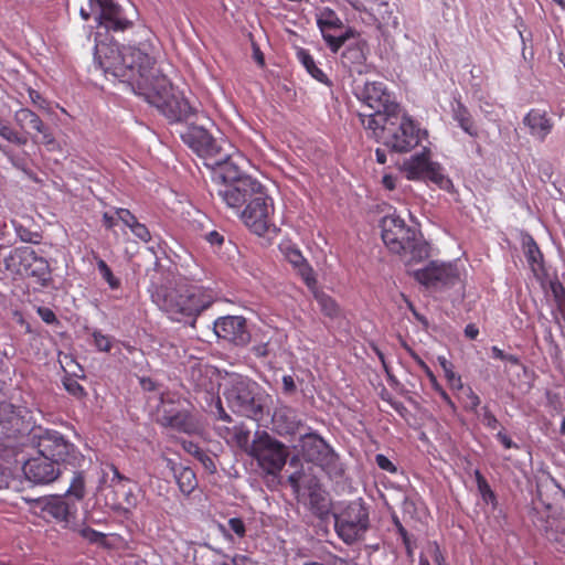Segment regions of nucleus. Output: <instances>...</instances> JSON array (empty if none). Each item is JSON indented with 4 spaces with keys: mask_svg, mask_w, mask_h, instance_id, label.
Wrapping results in <instances>:
<instances>
[{
    "mask_svg": "<svg viewBox=\"0 0 565 565\" xmlns=\"http://www.w3.org/2000/svg\"><path fill=\"white\" fill-rule=\"evenodd\" d=\"M134 43L124 45L114 56L105 54L102 66L114 76L136 85L147 100L172 121L189 120L196 108L175 93L169 78L156 70L152 33L140 28Z\"/></svg>",
    "mask_w": 565,
    "mask_h": 565,
    "instance_id": "obj_1",
    "label": "nucleus"
},
{
    "mask_svg": "<svg viewBox=\"0 0 565 565\" xmlns=\"http://www.w3.org/2000/svg\"><path fill=\"white\" fill-rule=\"evenodd\" d=\"M532 523L558 552L565 553V490L551 476L536 482Z\"/></svg>",
    "mask_w": 565,
    "mask_h": 565,
    "instance_id": "obj_2",
    "label": "nucleus"
},
{
    "mask_svg": "<svg viewBox=\"0 0 565 565\" xmlns=\"http://www.w3.org/2000/svg\"><path fill=\"white\" fill-rule=\"evenodd\" d=\"M149 292L152 302L175 321H182L185 318L195 320L213 303L212 295L203 287L183 282L170 287L152 281Z\"/></svg>",
    "mask_w": 565,
    "mask_h": 565,
    "instance_id": "obj_3",
    "label": "nucleus"
},
{
    "mask_svg": "<svg viewBox=\"0 0 565 565\" xmlns=\"http://www.w3.org/2000/svg\"><path fill=\"white\" fill-rule=\"evenodd\" d=\"M382 239L386 247L397 255H409L412 260H420L428 256L429 247L416 230L407 226L405 221L396 215L390 214L381 222Z\"/></svg>",
    "mask_w": 565,
    "mask_h": 565,
    "instance_id": "obj_4",
    "label": "nucleus"
},
{
    "mask_svg": "<svg viewBox=\"0 0 565 565\" xmlns=\"http://www.w3.org/2000/svg\"><path fill=\"white\" fill-rule=\"evenodd\" d=\"M424 136L426 131L420 129L419 124L402 106L391 113L385 137V146L390 149L399 153L408 152L419 145Z\"/></svg>",
    "mask_w": 565,
    "mask_h": 565,
    "instance_id": "obj_5",
    "label": "nucleus"
},
{
    "mask_svg": "<svg viewBox=\"0 0 565 565\" xmlns=\"http://www.w3.org/2000/svg\"><path fill=\"white\" fill-rule=\"evenodd\" d=\"M256 382L237 375L231 380L230 386L225 388L223 395L232 412L259 422L264 416V406L260 399L256 398Z\"/></svg>",
    "mask_w": 565,
    "mask_h": 565,
    "instance_id": "obj_6",
    "label": "nucleus"
},
{
    "mask_svg": "<svg viewBox=\"0 0 565 565\" xmlns=\"http://www.w3.org/2000/svg\"><path fill=\"white\" fill-rule=\"evenodd\" d=\"M248 454L267 475L277 476L286 465L289 451L282 443L262 431L256 434Z\"/></svg>",
    "mask_w": 565,
    "mask_h": 565,
    "instance_id": "obj_7",
    "label": "nucleus"
},
{
    "mask_svg": "<svg viewBox=\"0 0 565 565\" xmlns=\"http://www.w3.org/2000/svg\"><path fill=\"white\" fill-rule=\"evenodd\" d=\"M274 210V201L264 186L262 194L254 195L238 213L243 223L253 233L262 236L273 225Z\"/></svg>",
    "mask_w": 565,
    "mask_h": 565,
    "instance_id": "obj_8",
    "label": "nucleus"
},
{
    "mask_svg": "<svg viewBox=\"0 0 565 565\" xmlns=\"http://www.w3.org/2000/svg\"><path fill=\"white\" fill-rule=\"evenodd\" d=\"M369 527V511L361 502H351L335 515L334 529L339 537L351 544Z\"/></svg>",
    "mask_w": 565,
    "mask_h": 565,
    "instance_id": "obj_9",
    "label": "nucleus"
},
{
    "mask_svg": "<svg viewBox=\"0 0 565 565\" xmlns=\"http://www.w3.org/2000/svg\"><path fill=\"white\" fill-rule=\"evenodd\" d=\"M403 171L408 180H428L440 189H448L451 185V181L444 174L441 166L430 160V151L427 148L405 160Z\"/></svg>",
    "mask_w": 565,
    "mask_h": 565,
    "instance_id": "obj_10",
    "label": "nucleus"
},
{
    "mask_svg": "<svg viewBox=\"0 0 565 565\" xmlns=\"http://www.w3.org/2000/svg\"><path fill=\"white\" fill-rule=\"evenodd\" d=\"M264 185L253 177H243L241 180L220 183L216 194L221 201L236 213L256 194H262Z\"/></svg>",
    "mask_w": 565,
    "mask_h": 565,
    "instance_id": "obj_11",
    "label": "nucleus"
},
{
    "mask_svg": "<svg viewBox=\"0 0 565 565\" xmlns=\"http://www.w3.org/2000/svg\"><path fill=\"white\" fill-rule=\"evenodd\" d=\"M183 140L189 147L205 162L214 160L216 157H225V147L232 148L228 141L222 139L217 141L206 129L200 126H192L183 136Z\"/></svg>",
    "mask_w": 565,
    "mask_h": 565,
    "instance_id": "obj_12",
    "label": "nucleus"
},
{
    "mask_svg": "<svg viewBox=\"0 0 565 565\" xmlns=\"http://www.w3.org/2000/svg\"><path fill=\"white\" fill-rule=\"evenodd\" d=\"M317 25L331 52L337 53L347 40L354 35L353 29L349 28L343 33V22L334 10L329 7L321 8L316 13Z\"/></svg>",
    "mask_w": 565,
    "mask_h": 565,
    "instance_id": "obj_13",
    "label": "nucleus"
},
{
    "mask_svg": "<svg viewBox=\"0 0 565 565\" xmlns=\"http://www.w3.org/2000/svg\"><path fill=\"white\" fill-rule=\"evenodd\" d=\"M33 502L35 513H39L43 519H53L58 523H70L77 513L75 501L65 495L38 498Z\"/></svg>",
    "mask_w": 565,
    "mask_h": 565,
    "instance_id": "obj_14",
    "label": "nucleus"
},
{
    "mask_svg": "<svg viewBox=\"0 0 565 565\" xmlns=\"http://www.w3.org/2000/svg\"><path fill=\"white\" fill-rule=\"evenodd\" d=\"M39 454L60 466L76 459V448L56 430H45L38 443Z\"/></svg>",
    "mask_w": 565,
    "mask_h": 565,
    "instance_id": "obj_15",
    "label": "nucleus"
},
{
    "mask_svg": "<svg viewBox=\"0 0 565 565\" xmlns=\"http://www.w3.org/2000/svg\"><path fill=\"white\" fill-rule=\"evenodd\" d=\"M416 281L427 288H439L454 285L458 279V269L451 264L430 262L413 273Z\"/></svg>",
    "mask_w": 565,
    "mask_h": 565,
    "instance_id": "obj_16",
    "label": "nucleus"
},
{
    "mask_svg": "<svg viewBox=\"0 0 565 565\" xmlns=\"http://www.w3.org/2000/svg\"><path fill=\"white\" fill-rule=\"evenodd\" d=\"M14 120L26 132L33 130L40 135V137L35 135L32 137L35 143L43 145L49 151H55L60 148L51 129L31 109L20 108L14 114Z\"/></svg>",
    "mask_w": 565,
    "mask_h": 565,
    "instance_id": "obj_17",
    "label": "nucleus"
},
{
    "mask_svg": "<svg viewBox=\"0 0 565 565\" xmlns=\"http://www.w3.org/2000/svg\"><path fill=\"white\" fill-rule=\"evenodd\" d=\"M355 95L359 100L372 109L394 111L401 107L383 82H366Z\"/></svg>",
    "mask_w": 565,
    "mask_h": 565,
    "instance_id": "obj_18",
    "label": "nucleus"
},
{
    "mask_svg": "<svg viewBox=\"0 0 565 565\" xmlns=\"http://www.w3.org/2000/svg\"><path fill=\"white\" fill-rule=\"evenodd\" d=\"M225 157H216L214 160L205 162L207 168L214 170V179L220 180V183H228L248 177L242 172V163L247 159L239 151L230 152L225 148Z\"/></svg>",
    "mask_w": 565,
    "mask_h": 565,
    "instance_id": "obj_19",
    "label": "nucleus"
},
{
    "mask_svg": "<svg viewBox=\"0 0 565 565\" xmlns=\"http://www.w3.org/2000/svg\"><path fill=\"white\" fill-rule=\"evenodd\" d=\"M214 331L222 338L236 345H245L250 340L246 319L239 316L221 317L214 322Z\"/></svg>",
    "mask_w": 565,
    "mask_h": 565,
    "instance_id": "obj_20",
    "label": "nucleus"
},
{
    "mask_svg": "<svg viewBox=\"0 0 565 565\" xmlns=\"http://www.w3.org/2000/svg\"><path fill=\"white\" fill-rule=\"evenodd\" d=\"M23 473L28 480L35 484H47L57 479L61 470L56 462L39 454L38 457L25 461Z\"/></svg>",
    "mask_w": 565,
    "mask_h": 565,
    "instance_id": "obj_21",
    "label": "nucleus"
},
{
    "mask_svg": "<svg viewBox=\"0 0 565 565\" xmlns=\"http://www.w3.org/2000/svg\"><path fill=\"white\" fill-rule=\"evenodd\" d=\"M523 125L533 139L544 142L553 131L554 120L546 109L531 108L523 117Z\"/></svg>",
    "mask_w": 565,
    "mask_h": 565,
    "instance_id": "obj_22",
    "label": "nucleus"
},
{
    "mask_svg": "<svg viewBox=\"0 0 565 565\" xmlns=\"http://www.w3.org/2000/svg\"><path fill=\"white\" fill-rule=\"evenodd\" d=\"M158 422L163 427H169L188 435L194 434L199 430L198 422L189 412L178 409L173 406L169 408L164 407Z\"/></svg>",
    "mask_w": 565,
    "mask_h": 565,
    "instance_id": "obj_23",
    "label": "nucleus"
},
{
    "mask_svg": "<svg viewBox=\"0 0 565 565\" xmlns=\"http://www.w3.org/2000/svg\"><path fill=\"white\" fill-rule=\"evenodd\" d=\"M279 249L285 258L298 270L307 287L313 290L317 286V279L312 267L307 263L300 249L290 242H284Z\"/></svg>",
    "mask_w": 565,
    "mask_h": 565,
    "instance_id": "obj_24",
    "label": "nucleus"
},
{
    "mask_svg": "<svg viewBox=\"0 0 565 565\" xmlns=\"http://www.w3.org/2000/svg\"><path fill=\"white\" fill-rule=\"evenodd\" d=\"M98 25L108 32H124L134 25L125 10L116 2H113L100 14L95 18Z\"/></svg>",
    "mask_w": 565,
    "mask_h": 565,
    "instance_id": "obj_25",
    "label": "nucleus"
},
{
    "mask_svg": "<svg viewBox=\"0 0 565 565\" xmlns=\"http://www.w3.org/2000/svg\"><path fill=\"white\" fill-rule=\"evenodd\" d=\"M34 259V249L29 246H21L13 248L4 258L3 264L8 271L26 276L30 269V260Z\"/></svg>",
    "mask_w": 565,
    "mask_h": 565,
    "instance_id": "obj_26",
    "label": "nucleus"
},
{
    "mask_svg": "<svg viewBox=\"0 0 565 565\" xmlns=\"http://www.w3.org/2000/svg\"><path fill=\"white\" fill-rule=\"evenodd\" d=\"M374 114H359L360 124L363 128L371 132L372 137L376 139H383L385 142V137H387V126L388 118L391 116V110L385 109H374Z\"/></svg>",
    "mask_w": 565,
    "mask_h": 565,
    "instance_id": "obj_27",
    "label": "nucleus"
},
{
    "mask_svg": "<svg viewBox=\"0 0 565 565\" xmlns=\"http://www.w3.org/2000/svg\"><path fill=\"white\" fill-rule=\"evenodd\" d=\"M0 412L6 415L0 422L14 434H21L30 428V423L26 419L30 412L26 407L6 404L0 408Z\"/></svg>",
    "mask_w": 565,
    "mask_h": 565,
    "instance_id": "obj_28",
    "label": "nucleus"
},
{
    "mask_svg": "<svg viewBox=\"0 0 565 565\" xmlns=\"http://www.w3.org/2000/svg\"><path fill=\"white\" fill-rule=\"evenodd\" d=\"M365 61L366 55L364 47L360 43L349 45L341 55V62L343 66L358 73L362 72V67L364 66Z\"/></svg>",
    "mask_w": 565,
    "mask_h": 565,
    "instance_id": "obj_29",
    "label": "nucleus"
},
{
    "mask_svg": "<svg viewBox=\"0 0 565 565\" xmlns=\"http://www.w3.org/2000/svg\"><path fill=\"white\" fill-rule=\"evenodd\" d=\"M30 269L28 270V277H32L42 287H47L52 280L51 268L49 262L38 255L34 250V259L30 260Z\"/></svg>",
    "mask_w": 565,
    "mask_h": 565,
    "instance_id": "obj_30",
    "label": "nucleus"
},
{
    "mask_svg": "<svg viewBox=\"0 0 565 565\" xmlns=\"http://www.w3.org/2000/svg\"><path fill=\"white\" fill-rule=\"evenodd\" d=\"M182 448L190 455H192L195 459H198L204 469L210 473H214L216 471V466L212 456L202 449L199 444L191 440H182Z\"/></svg>",
    "mask_w": 565,
    "mask_h": 565,
    "instance_id": "obj_31",
    "label": "nucleus"
},
{
    "mask_svg": "<svg viewBox=\"0 0 565 565\" xmlns=\"http://www.w3.org/2000/svg\"><path fill=\"white\" fill-rule=\"evenodd\" d=\"M454 119L459 124L460 128L471 137H478V128L468 110L460 102L452 109Z\"/></svg>",
    "mask_w": 565,
    "mask_h": 565,
    "instance_id": "obj_32",
    "label": "nucleus"
},
{
    "mask_svg": "<svg viewBox=\"0 0 565 565\" xmlns=\"http://www.w3.org/2000/svg\"><path fill=\"white\" fill-rule=\"evenodd\" d=\"M524 255L534 274L543 269V254L532 236L524 242Z\"/></svg>",
    "mask_w": 565,
    "mask_h": 565,
    "instance_id": "obj_33",
    "label": "nucleus"
},
{
    "mask_svg": "<svg viewBox=\"0 0 565 565\" xmlns=\"http://www.w3.org/2000/svg\"><path fill=\"white\" fill-rule=\"evenodd\" d=\"M327 448V444L323 438L316 434H308L303 438V455L305 457L313 461L318 459V456Z\"/></svg>",
    "mask_w": 565,
    "mask_h": 565,
    "instance_id": "obj_34",
    "label": "nucleus"
},
{
    "mask_svg": "<svg viewBox=\"0 0 565 565\" xmlns=\"http://www.w3.org/2000/svg\"><path fill=\"white\" fill-rule=\"evenodd\" d=\"M298 60L303 65V67L307 70V72L318 82L327 84L329 82L328 76L324 74V72L319 68L316 65V62L312 57V55L309 53L308 50L300 49L297 52Z\"/></svg>",
    "mask_w": 565,
    "mask_h": 565,
    "instance_id": "obj_35",
    "label": "nucleus"
},
{
    "mask_svg": "<svg viewBox=\"0 0 565 565\" xmlns=\"http://www.w3.org/2000/svg\"><path fill=\"white\" fill-rule=\"evenodd\" d=\"M175 479L180 491L190 494L198 487L195 472L189 467H182L175 472Z\"/></svg>",
    "mask_w": 565,
    "mask_h": 565,
    "instance_id": "obj_36",
    "label": "nucleus"
},
{
    "mask_svg": "<svg viewBox=\"0 0 565 565\" xmlns=\"http://www.w3.org/2000/svg\"><path fill=\"white\" fill-rule=\"evenodd\" d=\"M0 136L18 146H24L28 142V137L17 131L11 124L3 118H0Z\"/></svg>",
    "mask_w": 565,
    "mask_h": 565,
    "instance_id": "obj_37",
    "label": "nucleus"
},
{
    "mask_svg": "<svg viewBox=\"0 0 565 565\" xmlns=\"http://www.w3.org/2000/svg\"><path fill=\"white\" fill-rule=\"evenodd\" d=\"M475 478L477 482L478 491L486 503H491L493 507L497 505V495L494 491L491 489L487 479L480 472V470H475Z\"/></svg>",
    "mask_w": 565,
    "mask_h": 565,
    "instance_id": "obj_38",
    "label": "nucleus"
},
{
    "mask_svg": "<svg viewBox=\"0 0 565 565\" xmlns=\"http://www.w3.org/2000/svg\"><path fill=\"white\" fill-rule=\"evenodd\" d=\"M114 0H88V9L82 7L79 10V14L83 20L88 21L92 17L94 19L100 14V11H104L108 8Z\"/></svg>",
    "mask_w": 565,
    "mask_h": 565,
    "instance_id": "obj_39",
    "label": "nucleus"
},
{
    "mask_svg": "<svg viewBox=\"0 0 565 565\" xmlns=\"http://www.w3.org/2000/svg\"><path fill=\"white\" fill-rule=\"evenodd\" d=\"M11 224L14 228L17 236L24 243L40 244L42 235L39 232H32L25 225L17 220H12Z\"/></svg>",
    "mask_w": 565,
    "mask_h": 565,
    "instance_id": "obj_40",
    "label": "nucleus"
},
{
    "mask_svg": "<svg viewBox=\"0 0 565 565\" xmlns=\"http://www.w3.org/2000/svg\"><path fill=\"white\" fill-rule=\"evenodd\" d=\"M315 298L318 301L321 311L329 318H335L339 315L337 302L323 292H316Z\"/></svg>",
    "mask_w": 565,
    "mask_h": 565,
    "instance_id": "obj_41",
    "label": "nucleus"
},
{
    "mask_svg": "<svg viewBox=\"0 0 565 565\" xmlns=\"http://www.w3.org/2000/svg\"><path fill=\"white\" fill-rule=\"evenodd\" d=\"M65 497H68L70 499L73 497L76 501H79L85 497V479L83 472L74 473Z\"/></svg>",
    "mask_w": 565,
    "mask_h": 565,
    "instance_id": "obj_42",
    "label": "nucleus"
},
{
    "mask_svg": "<svg viewBox=\"0 0 565 565\" xmlns=\"http://www.w3.org/2000/svg\"><path fill=\"white\" fill-rule=\"evenodd\" d=\"M94 258L96 259L97 268L103 279L109 285L111 289H118L120 287V280L114 276L107 263L99 258L96 254L94 255Z\"/></svg>",
    "mask_w": 565,
    "mask_h": 565,
    "instance_id": "obj_43",
    "label": "nucleus"
},
{
    "mask_svg": "<svg viewBox=\"0 0 565 565\" xmlns=\"http://www.w3.org/2000/svg\"><path fill=\"white\" fill-rule=\"evenodd\" d=\"M438 360L449 386L452 390L463 388L461 376L454 372L451 363H449L445 358H439Z\"/></svg>",
    "mask_w": 565,
    "mask_h": 565,
    "instance_id": "obj_44",
    "label": "nucleus"
},
{
    "mask_svg": "<svg viewBox=\"0 0 565 565\" xmlns=\"http://www.w3.org/2000/svg\"><path fill=\"white\" fill-rule=\"evenodd\" d=\"M77 532L82 539L90 544L105 546L107 543L106 534L98 532L90 526H82Z\"/></svg>",
    "mask_w": 565,
    "mask_h": 565,
    "instance_id": "obj_45",
    "label": "nucleus"
},
{
    "mask_svg": "<svg viewBox=\"0 0 565 565\" xmlns=\"http://www.w3.org/2000/svg\"><path fill=\"white\" fill-rule=\"evenodd\" d=\"M459 391H462L463 408L469 412H476L481 403L479 395L471 386H463V388H460Z\"/></svg>",
    "mask_w": 565,
    "mask_h": 565,
    "instance_id": "obj_46",
    "label": "nucleus"
},
{
    "mask_svg": "<svg viewBox=\"0 0 565 565\" xmlns=\"http://www.w3.org/2000/svg\"><path fill=\"white\" fill-rule=\"evenodd\" d=\"M429 382L431 384L433 390L440 396V398L444 401V403L451 409L452 413H456L457 406L449 396V394L443 388V386L439 384L437 377L433 373L428 376Z\"/></svg>",
    "mask_w": 565,
    "mask_h": 565,
    "instance_id": "obj_47",
    "label": "nucleus"
},
{
    "mask_svg": "<svg viewBox=\"0 0 565 565\" xmlns=\"http://www.w3.org/2000/svg\"><path fill=\"white\" fill-rule=\"evenodd\" d=\"M93 339L97 350L102 352H109L111 350L113 341L109 335H106L102 333V331L96 330L93 332Z\"/></svg>",
    "mask_w": 565,
    "mask_h": 565,
    "instance_id": "obj_48",
    "label": "nucleus"
},
{
    "mask_svg": "<svg viewBox=\"0 0 565 565\" xmlns=\"http://www.w3.org/2000/svg\"><path fill=\"white\" fill-rule=\"evenodd\" d=\"M116 215L119 221H121L129 230L135 226L139 221L135 214H132L128 209L117 207Z\"/></svg>",
    "mask_w": 565,
    "mask_h": 565,
    "instance_id": "obj_49",
    "label": "nucleus"
},
{
    "mask_svg": "<svg viewBox=\"0 0 565 565\" xmlns=\"http://www.w3.org/2000/svg\"><path fill=\"white\" fill-rule=\"evenodd\" d=\"M29 97L32 104L42 110H50V103L38 90L33 88L28 89Z\"/></svg>",
    "mask_w": 565,
    "mask_h": 565,
    "instance_id": "obj_50",
    "label": "nucleus"
},
{
    "mask_svg": "<svg viewBox=\"0 0 565 565\" xmlns=\"http://www.w3.org/2000/svg\"><path fill=\"white\" fill-rule=\"evenodd\" d=\"M130 231L142 243H149L151 241L150 231L143 223L138 222Z\"/></svg>",
    "mask_w": 565,
    "mask_h": 565,
    "instance_id": "obj_51",
    "label": "nucleus"
},
{
    "mask_svg": "<svg viewBox=\"0 0 565 565\" xmlns=\"http://www.w3.org/2000/svg\"><path fill=\"white\" fill-rule=\"evenodd\" d=\"M550 289L555 303L565 299V287L558 279L550 281Z\"/></svg>",
    "mask_w": 565,
    "mask_h": 565,
    "instance_id": "obj_52",
    "label": "nucleus"
},
{
    "mask_svg": "<svg viewBox=\"0 0 565 565\" xmlns=\"http://www.w3.org/2000/svg\"><path fill=\"white\" fill-rule=\"evenodd\" d=\"M482 411H483V414H482L483 425L489 429H497V427L499 426V420L495 417V415L489 409L488 406H484L482 408Z\"/></svg>",
    "mask_w": 565,
    "mask_h": 565,
    "instance_id": "obj_53",
    "label": "nucleus"
},
{
    "mask_svg": "<svg viewBox=\"0 0 565 565\" xmlns=\"http://www.w3.org/2000/svg\"><path fill=\"white\" fill-rule=\"evenodd\" d=\"M36 312L45 323H47V324L58 323L56 315L54 313V311L52 309H50L47 307H38Z\"/></svg>",
    "mask_w": 565,
    "mask_h": 565,
    "instance_id": "obj_54",
    "label": "nucleus"
},
{
    "mask_svg": "<svg viewBox=\"0 0 565 565\" xmlns=\"http://www.w3.org/2000/svg\"><path fill=\"white\" fill-rule=\"evenodd\" d=\"M228 527L233 531L238 537H244L246 533L245 523L241 518H231L228 520Z\"/></svg>",
    "mask_w": 565,
    "mask_h": 565,
    "instance_id": "obj_55",
    "label": "nucleus"
},
{
    "mask_svg": "<svg viewBox=\"0 0 565 565\" xmlns=\"http://www.w3.org/2000/svg\"><path fill=\"white\" fill-rule=\"evenodd\" d=\"M64 385L66 391L76 397H83L86 395L85 388L75 380H70L65 382Z\"/></svg>",
    "mask_w": 565,
    "mask_h": 565,
    "instance_id": "obj_56",
    "label": "nucleus"
},
{
    "mask_svg": "<svg viewBox=\"0 0 565 565\" xmlns=\"http://www.w3.org/2000/svg\"><path fill=\"white\" fill-rule=\"evenodd\" d=\"M375 462L384 471L396 472V466L384 455L379 454L375 456Z\"/></svg>",
    "mask_w": 565,
    "mask_h": 565,
    "instance_id": "obj_57",
    "label": "nucleus"
},
{
    "mask_svg": "<svg viewBox=\"0 0 565 565\" xmlns=\"http://www.w3.org/2000/svg\"><path fill=\"white\" fill-rule=\"evenodd\" d=\"M407 352L409 353L411 358L416 362V364L425 372L427 377L433 374V371L427 365V363L409 347H406Z\"/></svg>",
    "mask_w": 565,
    "mask_h": 565,
    "instance_id": "obj_58",
    "label": "nucleus"
},
{
    "mask_svg": "<svg viewBox=\"0 0 565 565\" xmlns=\"http://www.w3.org/2000/svg\"><path fill=\"white\" fill-rule=\"evenodd\" d=\"M407 352L409 353L411 358L416 362V364L425 372L427 377L433 374V371L427 365V363L409 347H406Z\"/></svg>",
    "mask_w": 565,
    "mask_h": 565,
    "instance_id": "obj_59",
    "label": "nucleus"
},
{
    "mask_svg": "<svg viewBox=\"0 0 565 565\" xmlns=\"http://www.w3.org/2000/svg\"><path fill=\"white\" fill-rule=\"evenodd\" d=\"M407 352L409 353L411 358L416 362V364L425 372L427 377L433 374V371L427 365V363L409 347H406Z\"/></svg>",
    "mask_w": 565,
    "mask_h": 565,
    "instance_id": "obj_60",
    "label": "nucleus"
},
{
    "mask_svg": "<svg viewBox=\"0 0 565 565\" xmlns=\"http://www.w3.org/2000/svg\"><path fill=\"white\" fill-rule=\"evenodd\" d=\"M393 522H394L397 533L402 537L404 545L406 546L407 550H409V536H408L406 529L403 526V524L401 523L398 518L395 516L393 519Z\"/></svg>",
    "mask_w": 565,
    "mask_h": 565,
    "instance_id": "obj_61",
    "label": "nucleus"
},
{
    "mask_svg": "<svg viewBox=\"0 0 565 565\" xmlns=\"http://www.w3.org/2000/svg\"><path fill=\"white\" fill-rule=\"evenodd\" d=\"M205 238L212 246H221L224 243V236L217 231L207 233Z\"/></svg>",
    "mask_w": 565,
    "mask_h": 565,
    "instance_id": "obj_62",
    "label": "nucleus"
},
{
    "mask_svg": "<svg viewBox=\"0 0 565 565\" xmlns=\"http://www.w3.org/2000/svg\"><path fill=\"white\" fill-rule=\"evenodd\" d=\"M282 388L286 394H294L296 392V383L291 375L282 376Z\"/></svg>",
    "mask_w": 565,
    "mask_h": 565,
    "instance_id": "obj_63",
    "label": "nucleus"
},
{
    "mask_svg": "<svg viewBox=\"0 0 565 565\" xmlns=\"http://www.w3.org/2000/svg\"><path fill=\"white\" fill-rule=\"evenodd\" d=\"M497 439L505 449L518 448V445L504 431H499Z\"/></svg>",
    "mask_w": 565,
    "mask_h": 565,
    "instance_id": "obj_64",
    "label": "nucleus"
}]
</instances>
